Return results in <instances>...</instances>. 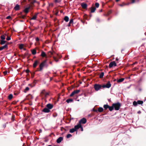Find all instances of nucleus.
<instances>
[{
	"label": "nucleus",
	"instance_id": "nucleus-6",
	"mask_svg": "<svg viewBox=\"0 0 146 146\" xmlns=\"http://www.w3.org/2000/svg\"><path fill=\"white\" fill-rule=\"evenodd\" d=\"M111 86V84L110 82H108L106 85H102V87L104 88H109Z\"/></svg>",
	"mask_w": 146,
	"mask_h": 146
},
{
	"label": "nucleus",
	"instance_id": "nucleus-20",
	"mask_svg": "<svg viewBox=\"0 0 146 146\" xmlns=\"http://www.w3.org/2000/svg\"><path fill=\"white\" fill-rule=\"evenodd\" d=\"M19 5L17 4L14 7V9L16 10H17L19 9Z\"/></svg>",
	"mask_w": 146,
	"mask_h": 146
},
{
	"label": "nucleus",
	"instance_id": "nucleus-4",
	"mask_svg": "<svg viewBox=\"0 0 146 146\" xmlns=\"http://www.w3.org/2000/svg\"><path fill=\"white\" fill-rule=\"evenodd\" d=\"M116 66L117 64L116 63L115 61H113L110 62L109 66L110 68H111L113 66Z\"/></svg>",
	"mask_w": 146,
	"mask_h": 146
},
{
	"label": "nucleus",
	"instance_id": "nucleus-51",
	"mask_svg": "<svg viewBox=\"0 0 146 146\" xmlns=\"http://www.w3.org/2000/svg\"><path fill=\"white\" fill-rule=\"evenodd\" d=\"M118 60H119V59H118L117 58H116V61H117Z\"/></svg>",
	"mask_w": 146,
	"mask_h": 146
},
{
	"label": "nucleus",
	"instance_id": "nucleus-27",
	"mask_svg": "<svg viewBox=\"0 0 146 146\" xmlns=\"http://www.w3.org/2000/svg\"><path fill=\"white\" fill-rule=\"evenodd\" d=\"M46 92L45 91V90H43L42 91L41 94V95H42L43 96H44V94H45Z\"/></svg>",
	"mask_w": 146,
	"mask_h": 146
},
{
	"label": "nucleus",
	"instance_id": "nucleus-11",
	"mask_svg": "<svg viewBox=\"0 0 146 146\" xmlns=\"http://www.w3.org/2000/svg\"><path fill=\"white\" fill-rule=\"evenodd\" d=\"M81 127V125L80 123H78L77 124V125H75L74 126V129H75L76 130L77 129L80 128Z\"/></svg>",
	"mask_w": 146,
	"mask_h": 146
},
{
	"label": "nucleus",
	"instance_id": "nucleus-23",
	"mask_svg": "<svg viewBox=\"0 0 146 146\" xmlns=\"http://www.w3.org/2000/svg\"><path fill=\"white\" fill-rule=\"evenodd\" d=\"M37 16V14L34 15L33 17L31 19V20H35L36 19Z\"/></svg>",
	"mask_w": 146,
	"mask_h": 146
},
{
	"label": "nucleus",
	"instance_id": "nucleus-15",
	"mask_svg": "<svg viewBox=\"0 0 146 146\" xmlns=\"http://www.w3.org/2000/svg\"><path fill=\"white\" fill-rule=\"evenodd\" d=\"M43 111L46 113H48L50 111V110L48 108H45L43 110Z\"/></svg>",
	"mask_w": 146,
	"mask_h": 146
},
{
	"label": "nucleus",
	"instance_id": "nucleus-3",
	"mask_svg": "<svg viewBox=\"0 0 146 146\" xmlns=\"http://www.w3.org/2000/svg\"><path fill=\"white\" fill-rule=\"evenodd\" d=\"M80 91V90H74L70 95V97H72L73 96L76 95L78 94Z\"/></svg>",
	"mask_w": 146,
	"mask_h": 146
},
{
	"label": "nucleus",
	"instance_id": "nucleus-9",
	"mask_svg": "<svg viewBox=\"0 0 146 146\" xmlns=\"http://www.w3.org/2000/svg\"><path fill=\"white\" fill-rule=\"evenodd\" d=\"M41 56L42 57H45V58H47V56L46 53L44 51H42L41 52Z\"/></svg>",
	"mask_w": 146,
	"mask_h": 146
},
{
	"label": "nucleus",
	"instance_id": "nucleus-50",
	"mask_svg": "<svg viewBox=\"0 0 146 146\" xmlns=\"http://www.w3.org/2000/svg\"><path fill=\"white\" fill-rule=\"evenodd\" d=\"M36 41H38V40H39V38H36Z\"/></svg>",
	"mask_w": 146,
	"mask_h": 146
},
{
	"label": "nucleus",
	"instance_id": "nucleus-36",
	"mask_svg": "<svg viewBox=\"0 0 146 146\" xmlns=\"http://www.w3.org/2000/svg\"><path fill=\"white\" fill-rule=\"evenodd\" d=\"M6 41L4 40H1V44H3L5 43Z\"/></svg>",
	"mask_w": 146,
	"mask_h": 146
},
{
	"label": "nucleus",
	"instance_id": "nucleus-47",
	"mask_svg": "<svg viewBox=\"0 0 146 146\" xmlns=\"http://www.w3.org/2000/svg\"><path fill=\"white\" fill-rule=\"evenodd\" d=\"M54 58L56 61L57 62L58 61V60L55 57H54Z\"/></svg>",
	"mask_w": 146,
	"mask_h": 146
},
{
	"label": "nucleus",
	"instance_id": "nucleus-39",
	"mask_svg": "<svg viewBox=\"0 0 146 146\" xmlns=\"http://www.w3.org/2000/svg\"><path fill=\"white\" fill-rule=\"evenodd\" d=\"M95 5L96 7L98 8L99 7V4L98 3H96L95 4Z\"/></svg>",
	"mask_w": 146,
	"mask_h": 146
},
{
	"label": "nucleus",
	"instance_id": "nucleus-54",
	"mask_svg": "<svg viewBox=\"0 0 146 146\" xmlns=\"http://www.w3.org/2000/svg\"><path fill=\"white\" fill-rule=\"evenodd\" d=\"M14 94L15 95H17V93H14Z\"/></svg>",
	"mask_w": 146,
	"mask_h": 146
},
{
	"label": "nucleus",
	"instance_id": "nucleus-41",
	"mask_svg": "<svg viewBox=\"0 0 146 146\" xmlns=\"http://www.w3.org/2000/svg\"><path fill=\"white\" fill-rule=\"evenodd\" d=\"M45 94H44V97H46L47 96H48V95L49 94L48 93L46 92Z\"/></svg>",
	"mask_w": 146,
	"mask_h": 146
},
{
	"label": "nucleus",
	"instance_id": "nucleus-55",
	"mask_svg": "<svg viewBox=\"0 0 146 146\" xmlns=\"http://www.w3.org/2000/svg\"><path fill=\"white\" fill-rule=\"evenodd\" d=\"M119 0H116V2H118V1Z\"/></svg>",
	"mask_w": 146,
	"mask_h": 146
},
{
	"label": "nucleus",
	"instance_id": "nucleus-52",
	"mask_svg": "<svg viewBox=\"0 0 146 146\" xmlns=\"http://www.w3.org/2000/svg\"><path fill=\"white\" fill-rule=\"evenodd\" d=\"M141 113V112L140 111H139L138 112V113Z\"/></svg>",
	"mask_w": 146,
	"mask_h": 146
},
{
	"label": "nucleus",
	"instance_id": "nucleus-38",
	"mask_svg": "<svg viewBox=\"0 0 146 146\" xmlns=\"http://www.w3.org/2000/svg\"><path fill=\"white\" fill-rule=\"evenodd\" d=\"M129 4H129H126L125 3H122V4H120V5H120V6H122H122H125V5H128Z\"/></svg>",
	"mask_w": 146,
	"mask_h": 146
},
{
	"label": "nucleus",
	"instance_id": "nucleus-57",
	"mask_svg": "<svg viewBox=\"0 0 146 146\" xmlns=\"http://www.w3.org/2000/svg\"><path fill=\"white\" fill-rule=\"evenodd\" d=\"M35 2V1H34V2H33V3H34V2Z\"/></svg>",
	"mask_w": 146,
	"mask_h": 146
},
{
	"label": "nucleus",
	"instance_id": "nucleus-44",
	"mask_svg": "<svg viewBox=\"0 0 146 146\" xmlns=\"http://www.w3.org/2000/svg\"><path fill=\"white\" fill-rule=\"evenodd\" d=\"M3 73L4 75H5L6 74H7V71H4V72H3Z\"/></svg>",
	"mask_w": 146,
	"mask_h": 146
},
{
	"label": "nucleus",
	"instance_id": "nucleus-25",
	"mask_svg": "<svg viewBox=\"0 0 146 146\" xmlns=\"http://www.w3.org/2000/svg\"><path fill=\"white\" fill-rule=\"evenodd\" d=\"M98 110L100 112H102L103 111V109L102 108L100 107L98 108Z\"/></svg>",
	"mask_w": 146,
	"mask_h": 146
},
{
	"label": "nucleus",
	"instance_id": "nucleus-35",
	"mask_svg": "<svg viewBox=\"0 0 146 146\" xmlns=\"http://www.w3.org/2000/svg\"><path fill=\"white\" fill-rule=\"evenodd\" d=\"M133 104L135 106H137V102L136 101H134L133 102Z\"/></svg>",
	"mask_w": 146,
	"mask_h": 146
},
{
	"label": "nucleus",
	"instance_id": "nucleus-53",
	"mask_svg": "<svg viewBox=\"0 0 146 146\" xmlns=\"http://www.w3.org/2000/svg\"><path fill=\"white\" fill-rule=\"evenodd\" d=\"M29 71V70H26V72H28Z\"/></svg>",
	"mask_w": 146,
	"mask_h": 146
},
{
	"label": "nucleus",
	"instance_id": "nucleus-5",
	"mask_svg": "<svg viewBox=\"0 0 146 146\" xmlns=\"http://www.w3.org/2000/svg\"><path fill=\"white\" fill-rule=\"evenodd\" d=\"M46 62V61H44L42 62L40 65H39V68L40 69L39 70V71H41L43 69V67H44L45 63Z\"/></svg>",
	"mask_w": 146,
	"mask_h": 146
},
{
	"label": "nucleus",
	"instance_id": "nucleus-56",
	"mask_svg": "<svg viewBox=\"0 0 146 146\" xmlns=\"http://www.w3.org/2000/svg\"><path fill=\"white\" fill-rule=\"evenodd\" d=\"M48 146H51V145H48Z\"/></svg>",
	"mask_w": 146,
	"mask_h": 146
},
{
	"label": "nucleus",
	"instance_id": "nucleus-1",
	"mask_svg": "<svg viewBox=\"0 0 146 146\" xmlns=\"http://www.w3.org/2000/svg\"><path fill=\"white\" fill-rule=\"evenodd\" d=\"M113 106L115 110H119V108L121 106V105L120 103H118L113 104Z\"/></svg>",
	"mask_w": 146,
	"mask_h": 146
},
{
	"label": "nucleus",
	"instance_id": "nucleus-8",
	"mask_svg": "<svg viewBox=\"0 0 146 146\" xmlns=\"http://www.w3.org/2000/svg\"><path fill=\"white\" fill-rule=\"evenodd\" d=\"M81 6L84 9H86L87 8V5L86 3H82L81 4Z\"/></svg>",
	"mask_w": 146,
	"mask_h": 146
},
{
	"label": "nucleus",
	"instance_id": "nucleus-10",
	"mask_svg": "<svg viewBox=\"0 0 146 146\" xmlns=\"http://www.w3.org/2000/svg\"><path fill=\"white\" fill-rule=\"evenodd\" d=\"M25 45L23 44H21L19 45V48L20 49H23V50H25Z\"/></svg>",
	"mask_w": 146,
	"mask_h": 146
},
{
	"label": "nucleus",
	"instance_id": "nucleus-34",
	"mask_svg": "<svg viewBox=\"0 0 146 146\" xmlns=\"http://www.w3.org/2000/svg\"><path fill=\"white\" fill-rule=\"evenodd\" d=\"M137 104H142L143 103V102L142 101H140L139 100L137 101Z\"/></svg>",
	"mask_w": 146,
	"mask_h": 146
},
{
	"label": "nucleus",
	"instance_id": "nucleus-37",
	"mask_svg": "<svg viewBox=\"0 0 146 146\" xmlns=\"http://www.w3.org/2000/svg\"><path fill=\"white\" fill-rule=\"evenodd\" d=\"M29 90V88L28 87H26L25 90V92H26Z\"/></svg>",
	"mask_w": 146,
	"mask_h": 146
},
{
	"label": "nucleus",
	"instance_id": "nucleus-31",
	"mask_svg": "<svg viewBox=\"0 0 146 146\" xmlns=\"http://www.w3.org/2000/svg\"><path fill=\"white\" fill-rule=\"evenodd\" d=\"M13 97V95L12 94H10L8 96V98L9 100H10L12 99Z\"/></svg>",
	"mask_w": 146,
	"mask_h": 146
},
{
	"label": "nucleus",
	"instance_id": "nucleus-33",
	"mask_svg": "<svg viewBox=\"0 0 146 146\" xmlns=\"http://www.w3.org/2000/svg\"><path fill=\"white\" fill-rule=\"evenodd\" d=\"M113 108H114V107H113V106L111 107H110L109 106V107L108 108L109 110L110 111H112L113 110Z\"/></svg>",
	"mask_w": 146,
	"mask_h": 146
},
{
	"label": "nucleus",
	"instance_id": "nucleus-12",
	"mask_svg": "<svg viewBox=\"0 0 146 146\" xmlns=\"http://www.w3.org/2000/svg\"><path fill=\"white\" fill-rule=\"evenodd\" d=\"M46 107L49 110L51 109L53 107V105L50 104H47L46 106Z\"/></svg>",
	"mask_w": 146,
	"mask_h": 146
},
{
	"label": "nucleus",
	"instance_id": "nucleus-45",
	"mask_svg": "<svg viewBox=\"0 0 146 146\" xmlns=\"http://www.w3.org/2000/svg\"><path fill=\"white\" fill-rule=\"evenodd\" d=\"M60 1V0H55V1L56 3L59 2Z\"/></svg>",
	"mask_w": 146,
	"mask_h": 146
},
{
	"label": "nucleus",
	"instance_id": "nucleus-16",
	"mask_svg": "<svg viewBox=\"0 0 146 146\" xmlns=\"http://www.w3.org/2000/svg\"><path fill=\"white\" fill-rule=\"evenodd\" d=\"M63 139V138L62 137H59L57 140L56 142L58 143H60Z\"/></svg>",
	"mask_w": 146,
	"mask_h": 146
},
{
	"label": "nucleus",
	"instance_id": "nucleus-26",
	"mask_svg": "<svg viewBox=\"0 0 146 146\" xmlns=\"http://www.w3.org/2000/svg\"><path fill=\"white\" fill-rule=\"evenodd\" d=\"M64 20L66 22L69 21V18L67 16H65L64 18Z\"/></svg>",
	"mask_w": 146,
	"mask_h": 146
},
{
	"label": "nucleus",
	"instance_id": "nucleus-43",
	"mask_svg": "<svg viewBox=\"0 0 146 146\" xmlns=\"http://www.w3.org/2000/svg\"><path fill=\"white\" fill-rule=\"evenodd\" d=\"M6 19H11V17L10 16H8V17H7L6 18Z\"/></svg>",
	"mask_w": 146,
	"mask_h": 146
},
{
	"label": "nucleus",
	"instance_id": "nucleus-32",
	"mask_svg": "<svg viewBox=\"0 0 146 146\" xmlns=\"http://www.w3.org/2000/svg\"><path fill=\"white\" fill-rule=\"evenodd\" d=\"M104 107L105 109H107L109 107V106L108 105H105L104 106Z\"/></svg>",
	"mask_w": 146,
	"mask_h": 146
},
{
	"label": "nucleus",
	"instance_id": "nucleus-48",
	"mask_svg": "<svg viewBox=\"0 0 146 146\" xmlns=\"http://www.w3.org/2000/svg\"><path fill=\"white\" fill-rule=\"evenodd\" d=\"M81 129V130L82 131H83V129L82 127L81 126V127H80Z\"/></svg>",
	"mask_w": 146,
	"mask_h": 146
},
{
	"label": "nucleus",
	"instance_id": "nucleus-17",
	"mask_svg": "<svg viewBox=\"0 0 146 146\" xmlns=\"http://www.w3.org/2000/svg\"><path fill=\"white\" fill-rule=\"evenodd\" d=\"M96 10V8L94 7H92L91 8V12L92 13H94Z\"/></svg>",
	"mask_w": 146,
	"mask_h": 146
},
{
	"label": "nucleus",
	"instance_id": "nucleus-19",
	"mask_svg": "<svg viewBox=\"0 0 146 146\" xmlns=\"http://www.w3.org/2000/svg\"><path fill=\"white\" fill-rule=\"evenodd\" d=\"M73 101V100L72 99H68L67 100H66V102L68 103H69L70 102H72Z\"/></svg>",
	"mask_w": 146,
	"mask_h": 146
},
{
	"label": "nucleus",
	"instance_id": "nucleus-22",
	"mask_svg": "<svg viewBox=\"0 0 146 146\" xmlns=\"http://www.w3.org/2000/svg\"><path fill=\"white\" fill-rule=\"evenodd\" d=\"M6 35L5 34L4 35H2L1 36V39H2L3 40H5V36Z\"/></svg>",
	"mask_w": 146,
	"mask_h": 146
},
{
	"label": "nucleus",
	"instance_id": "nucleus-21",
	"mask_svg": "<svg viewBox=\"0 0 146 146\" xmlns=\"http://www.w3.org/2000/svg\"><path fill=\"white\" fill-rule=\"evenodd\" d=\"M32 53L33 55H35L36 54V51L35 49H34L31 50Z\"/></svg>",
	"mask_w": 146,
	"mask_h": 146
},
{
	"label": "nucleus",
	"instance_id": "nucleus-13",
	"mask_svg": "<svg viewBox=\"0 0 146 146\" xmlns=\"http://www.w3.org/2000/svg\"><path fill=\"white\" fill-rule=\"evenodd\" d=\"M39 63V60H36L33 64V67L34 68H35L37 64Z\"/></svg>",
	"mask_w": 146,
	"mask_h": 146
},
{
	"label": "nucleus",
	"instance_id": "nucleus-14",
	"mask_svg": "<svg viewBox=\"0 0 146 146\" xmlns=\"http://www.w3.org/2000/svg\"><path fill=\"white\" fill-rule=\"evenodd\" d=\"M30 7L31 6H29V7H27L26 8H25L24 10L25 12L26 13H27Z\"/></svg>",
	"mask_w": 146,
	"mask_h": 146
},
{
	"label": "nucleus",
	"instance_id": "nucleus-49",
	"mask_svg": "<svg viewBox=\"0 0 146 146\" xmlns=\"http://www.w3.org/2000/svg\"><path fill=\"white\" fill-rule=\"evenodd\" d=\"M131 0L132 1L131 3H133L135 2V0Z\"/></svg>",
	"mask_w": 146,
	"mask_h": 146
},
{
	"label": "nucleus",
	"instance_id": "nucleus-18",
	"mask_svg": "<svg viewBox=\"0 0 146 146\" xmlns=\"http://www.w3.org/2000/svg\"><path fill=\"white\" fill-rule=\"evenodd\" d=\"M7 44H5V45H4V46H1L0 48V50H1L3 49H4L5 48H7Z\"/></svg>",
	"mask_w": 146,
	"mask_h": 146
},
{
	"label": "nucleus",
	"instance_id": "nucleus-7",
	"mask_svg": "<svg viewBox=\"0 0 146 146\" xmlns=\"http://www.w3.org/2000/svg\"><path fill=\"white\" fill-rule=\"evenodd\" d=\"M86 119L85 118H83L82 119H81L79 121V123H80V124L81 123L84 124L86 123Z\"/></svg>",
	"mask_w": 146,
	"mask_h": 146
},
{
	"label": "nucleus",
	"instance_id": "nucleus-24",
	"mask_svg": "<svg viewBox=\"0 0 146 146\" xmlns=\"http://www.w3.org/2000/svg\"><path fill=\"white\" fill-rule=\"evenodd\" d=\"M53 52L51 51H49L48 52V54L50 57H51L52 55L53 54Z\"/></svg>",
	"mask_w": 146,
	"mask_h": 146
},
{
	"label": "nucleus",
	"instance_id": "nucleus-29",
	"mask_svg": "<svg viewBox=\"0 0 146 146\" xmlns=\"http://www.w3.org/2000/svg\"><path fill=\"white\" fill-rule=\"evenodd\" d=\"M104 76V73L103 72L101 73L99 77L100 78H102Z\"/></svg>",
	"mask_w": 146,
	"mask_h": 146
},
{
	"label": "nucleus",
	"instance_id": "nucleus-30",
	"mask_svg": "<svg viewBox=\"0 0 146 146\" xmlns=\"http://www.w3.org/2000/svg\"><path fill=\"white\" fill-rule=\"evenodd\" d=\"M124 80V78H121L117 80V82H123Z\"/></svg>",
	"mask_w": 146,
	"mask_h": 146
},
{
	"label": "nucleus",
	"instance_id": "nucleus-42",
	"mask_svg": "<svg viewBox=\"0 0 146 146\" xmlns=\"http://www.w3.org/2000/svg\"><path fill=\"white\" fill-rule=\"evenodd\" d=\"M72 136V135L70 134H68L67 135V138H69Z\"/></svg>",
	"mask_w": 146,
	"mask_h": 146
},
{
	"label": "nucleus",
	"instance_id": "nucleus-40",
	"mask_svg": "<svg viewBox=\"0 0 146 146\" xmlns=\"http://www.w3.org/2000/svg\"><path fill=\"white\" fill-rule=\"evenodd\" d=\"M6 40H11V37L10 36H7V37L6 38Z\"/></svg>",
	"mask_w": 146,
	"mask_h": 146
},
{
	"label": "nucleus",
	"instance_id": "nucleus-28",
	"mask_svg": "<svg viewBox=\"0 0 146 146\" xmlns=\"http://www.w3.org/2000/svg\"><path fill=\"white\" fill-rule=\"evenodd\" d=\"M75 131H76L74 128H72V129H70V132L71 133H72L74 132Z\"/></svg>",
	"mask_w": 146,
	"mask_h": 146
},
{
	"label": "nucleus",
	"instance_id": "nucleus-2",
	"mask_svg": "<svg viewBox=\"0 0 146 146\" xmlns=\"http://www.w3.org/2000/svg\"><path fill=\"white\" fill-rule=\"evenodd\" d=\"M102 87V86L98 84H95L94 85V88L95 90L96 91H98Z\"/></svg>",
	"mask_w": 146,
	"mask_h": 146
},
{
	"label": "nucleus",
	"instance_id": "nucleus-46",
	"mask_svg": "<svg viewBox=\"0 0 146 146\" xmlns=\"http://www.w3.org/2000/svg\"><path fill=\"white\" fill-rule=\"evenodd\" d=\"M73 22V21L72 19H71V20H70V22H69V24H71Z\"/></svg>",
	"mask_w": 146,
	"mask_h": 146
}]
</instances>
